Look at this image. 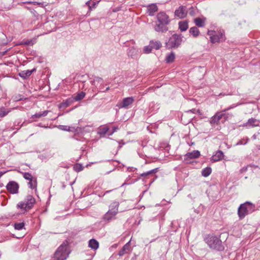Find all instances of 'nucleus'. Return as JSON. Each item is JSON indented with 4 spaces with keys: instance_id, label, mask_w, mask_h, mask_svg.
Returning <instances> with one entry per match:
<instances>
[{
    "instance_id": "1",
    "label": "nucleus",
    "mask_w": 260,
    "mask_h": 260,
    "mask_svg": "<svg viewBox=\"0 0 260 260\" xmlns=\"http://www.w3.org/2000/svg\"><path fill=\"white\" fill-rule=\"evenodd\" d=\"M68 242H63L56 250L54 254V260H66L70 254Z\"/></svg>"
},
{
    "instance_id": "2",
    "label": "nucleus",
    "mask_w": 260,
    "mask_h": 260,
    "mask_svg": "<svg viewBox=\"0 0 260 260\" xmlns=\"http://www.w3.org/2000/svg\"><path fill=\"white\" fill-rule=\"evenodd\" d=\"M205 241L211 249L217 250H222L223 249L221 241L219 238L214 235H208L205 238Z\"/></svg>"
},
{
    "instance_id": "3",
    "label": "nucleus",
    "mask_w": 260,
    "mask_h": 260,
    "mask_svg": "<svg viewBox=\"0 0 260 260\" xmlns=\"http://www.w3.org/2000/svg\"><path fill=\"white\" fill-rule=\"evenodd\" d=\"M254 209L255 206L249 202H246L240 205L238 210L240 219L244 218L246 215L254 211Z\"/></svg>"
},
{
    "instance_id": "4",
    "label": "nucleus",
    "mask_w": 260,
    "mask_h": 260,
    "mask_svg": "<svg viewBox=\"0 0 260 260\" xmlns=\"http://www.w3.org/2000/svg\"><path fill=\"white\" fill-rule=\"evenodd\" d=\"M36 200L31 195H28L24 201L20 202L17 205L18 208L21 209L22 211H26L30 210L35 203Z\"/></svg>"
},
{
    "instance_id": "5",
    "label": "nucleus",
    "mask_w": 260,
    "mask_h": 260,
    "mask_svg": "<svg viewBox=\"0 0 260 260\" xmlns=\"http://www.w3.org/2000/svg\"><path fill=\"white\" fill-rule=\"evenodd\" d=\"M207 35L210 36V40L212 43H219L225 40L223 31L216 32L214 30H208Z\"/></svg>"
},
{
    "instance_id": "6",
    "label": "nucleus",
    "mask_w": 260,
    "mask_h": 260,
    "mask_svg": "<svg viewBox=\"0 0 260 260\" xmlns=\"http://www.w3.org/2000/svg\"><path fill=\"white\" fill-rule=\"evenodd\" d=\"M181 42V36L177 34H174L171 37H170L169 40L166 43V45L169 49L177 48L180 45Z\"/></svg>"
},
{
    "instance_id": "7",
    "label": "nucleus",
    "mask_w": 260,
    "mask_h": 260,
    "mask_svg": "<svg viewBox=\"0 0 260 260\" xmlns=\"http://www.w3.org/2000/svg\"><path fill=\"white\" fill-rule=\"evenodd\" d=\"M232 107L228 108L221 112H217L213 116H212L210 121V123L211 125L214 124H218L219 120L222 118L224 117L225 120H227L228 119V115L229 114H226L224 112L230 109H231Z\"/></svg>"
},
{
    "instance_id": "8",
    "label": "nucleus",
    "mask_w": 260,
    "mask_h": 260,
    "mask_svg": "<svg viewBox=\"0 0 260 260\" xmlns=\"http://www.w3.org/2000/svg\"><path fill=\"white\" fill-rule=\"evenodd\" d=\"M134 102V99L133 97H128L124 98L122 102L117 104V106L119 108H128V106L132 104Z\"/></svg>"
},
{
    "instance_id": "9",
    "label": "nucleus",
    "mask_w": 260,
    "mask_h": 260,
    "mask_svg": "<svg viewBox=\"0 0 260 260\" xmlns=\"http://www.w3.org/2000/svg\"><path fill=\"white\" fill-rule=\"evenodd\" d=\"M6 188L11 193L15 194L18 192L19 185L17 182L11 181L8 183Z\"/></svg>"
},
{
    "instance_id": "10",
    "label": "nucleus",
    "mask_w": 260,
    "mask_h": 260,
    "mask_svg": "<svg viewBox=\"0 0 260 260\" xmlns=\"http://www.w3.org/2000/svg\"><path fill=\"white\" fill-rule=\"evenodd\" d=\"M156 18L157 21L166 24L167 25L170 22L169 16L165 12H163L158 13L156 16Z\"/></svg>"
},
{
    "instance_id": "11",
    "label": "nucleus",
    "mask_w": 260,
    "mask_h": 260,
    "mask_svg": "<svg viewBox=\"0 0 260 260\" xmlns=\"http://www.w3.org/2000/svg\"><path fill=\"white\" fill-rule=\"evenodd\" d=\"M154 29L157 32H165L168 31V27L167 24L156 21Z\"/></svg>"
},
{
    "instance_id": "12",
    "label": "nucleus",
    "mask_w": 260,
    "mask_h": 260,
    "mask_svg": "<svg viewBox=\"0 0 260 260\" xmlns=\"http://www.w3.org/2000/svg\"><path fill=\"white\" fill-rule=\"evenodd\" d=\"M187 15V11L186 7L184 6H180L175 11V15L179 18H183Z\"/></svg>"
},
{
    "instance_id": "13",
    "label": "nucleus",
    "mask_w": 260,
    "mask_h": 260,
    "mask_svg": "<svg viewBox=\"0 0 260 260\" xmlns=\"http://www.w3.org/2000/svg\"><path fill=\"white\" fill-rule=\"evenodd\" d=\"M117 214L108 211L103 216V220L107 222H109L111 221L116 219Z\"/></svg>"
},
{
    "instance_id": "14",
    "label": "nucleus",
    "mask_w": 260,
    "mask_h": 260,
    "mask_svg": "<svg viewBox=\"0 0 260 260\" xmlns=\"http://www.w3.org/2000/svg\"><path fill=\"white\" fill-rule=\"evenodd\" d=\"M244 126L246 127H255L259 126V120L256 119L251 118L248 120L247 122L243 124Z\"/></svg>"
},
{
    "instance_id": "15",
    "label": "nucleus",
    "mask_w": 260,
    "mask_h": 260,
    "mask_svg": "<svg viewBox=\"0 0 260 260\" xmlns=\"http://www.w3.org/2000/svg\"><path fill=\"white\" fill-rule=\"evenodd\" d=\"M119 206V203L118 202L114 201L111 203L109 207V210L110 212H112L113 213L117 214L118 212V208Z\"/></svg>"
},
{
    "instance_id": "16",
    "label": "nucleus",
    "mask_w": 260,
    "mask_h": 260,
    "mask_svg": "<svg viewBox=\"0 0 260 260\" xmlns=\"http://www.w3.org/2000/svg\"><path fill=\"white\" fill-rule=\"evenodd\" d=\"M130 241L126 243L122 247V248L119 251L118 255L122 256L124 254L128 253L131 250Z\"/></svg>"
},
{
    "instance_id": "17",
    "label": "nucleus",
    "mask_w": 260,
    "mask_h": 260,
    "mask_svg": "<svg viewBox=\"0 0 260 260\" xmlns=\"http://www.w3.org/2000/svg\"><path fill=\"white\" fill-rule=\"evenodd\" d=\"M157 10L158 8L156 4H151L147 7V13L150 16H153Z\"/></svg>"
},
{
    "instance_id": "18",
    "label": "nucleus",
    "mask_w": 260,
    "mask_h": 260,
    "mask_svg": "<svg viewBox=\"0 0 260 260\" xmlns=\"http://www.w3.org/2000/svg\"><path fill=\"white\" fill-rule=\"evenodd\" d=\"M200 155V152L198 150H193L192 152H188L185 155V157L191 159L198 158Z\"/></svg>"
},
{
    "instance_id": "19",
    "label": "nucleus",
    "mask_w": 260,
    "mask_h": 260,
    "mask_svg": "<svg viewBox=\"0 0 260 260\" xmlns=\"http://www.w3.org/2000/svg\"><path fill=\"white\" fill-rule=\"evenodd\" d=\"M223 157V153L221 151H218L211 157V160L214 162L222 159Z\"/></svg>"
},
{
    "instance_id": "20",
    "label": "nucleus",
    "mask_w": 260,
    "mask_h": 260,
    "mask_svg": "<svg viewBox=\"0 0 260 260\" xmlns=\"http://www.w3.org/2000/svg\"><path fill=\"white\" fill-rule=\"evenodd\" d=\"M36 71L35 69L31 70L22 71L19 73V75L22 78L25 79L31 75Z\"/></svg>"
},
{
    "instance_id": "21",
    "label": "nucleus",
    "mask_w": 260,
    "mask_h": 260,
    "mask_svg": "<svg viewBox=\"0 0 260 260\" xmlns=\"http://www.w3.org/2000/svg\"><path fill=\"white\" fill-rule=\"evenodd\" d=\"M88 246L93 250H96L99 247V243L94 239L90 240L88 242Z\"/></svg>"
},
{
    "instance_id": "22",
    "label": "nucleus",
    "mask_w": 260,
    "mask_h": 260,
    "mask_svg": "<svg viewBox=\"0 0 260 260\" xmlns=\"http://www.w3.org/2000/svg\"><path fill=\"white\" fill-rule=\"evenodd\" d=\"M178 25L179 28L181 31H184L188 28V21L186 20L180 21Z\"/></svg>"
},
{
    "instance_id": "23",
    "label": "nucleus",
    "mask_w": 260,
    "mask_h": 260,
    "mask_svg": "<svg viewBox=\"0 0 260 260\" xmlns=\"http://www.w3.org/2000/svg\"><path fill=\"white\" fill-rule=\"evenodd\" d=\"M205 20L204 19H202L199 17L196 18L194 19V22L195 24L198 27H202L205 25Z\"/></svg>"
},
{
    "instance_id": "24",
    "label": "nucleus",
    "mask_w": 260,
    "mask_h": 260,
    "mask_svg": "<svg viewBox=\"0 0 260 260\" xmlns=\"http://www.w3.org/2000/svg\"><path fill=\"white\" fill-rule=\"evenodd\" d=\"M49 112V111H48V110H45L42 112L36 113L34 115H32L31 116V118H40L41 117H45L48 114Z\"/></svg>"
},
{
    "instance_id": "25",
    "label": "nucleus",
    "mask_w": 260,
    "mask_h": 260,
    "mask_svg": "<svg viewBox=\"0 0 260 260\" xmlns=\"http://www.w3.org/2000/svg\"><path fill=\"white\" fill-rule=\"evenodd\" d=\"M74 100L73 98H69L61 104L60 107L67 108L71 105L74 102Z\"/></svg>"
},
{
    "instance_id": "26",
    "label": "nucleus",
    "mask_w": 260,
    "mask_h": 260,
    "mask_svg": "<svg viewBox=\"0 0 260 260\" xmlns=\"http://www.w3.org/2000/svg\"><path fill=\"white\" fill-rule=\"evenodd\" d=\"M189 31L190 34H191L192 36L195 38L197 37L200 34L199 29L196 26L191 27L189 29Z\"/></svg>"
},
{
    "instance_id": "27",
    "label": "nucleus",
    "mask_w": 260,
    "mask_h": 260,
    "mask_svg": "<svg viewBox=\"0 0 260 260\" xmlns=\"http://www.w3.org/2000/svg\"><path fill=\"white\" fill-rule=\"evenodd\" d=\"M29 187L31 189H36L37 185V178L34 177L32 179L30 180L28 182Z\"/></svg>"
},
{
    "instance_id": "28",
    "label": "nucleus",
    "mask_w": 260,
    "mask_h": 260,
    "mask_svg": "<svg viewBox=\"0 0 260 260\" xmlns=\"http://www.w3.org/2000/svg\"><path fill=\"white\" fill-rule=\"evenodd\" d=\"M175 57V53L174 52H171L167 55L166 60L168 63L172 62L174 60Z\"/></svg>"
},
{
    "instance_id": "29",
    "label": "nucleus",
    "mask_w": 260,
    "mask_h": 260,
    "mask_svg": "<svg viewBox=\"0 0 260 260\" xmlns=\"http://www.w3.org/2000/svg\"><path fill=\"white\" fill-rule=\"evenodd\" d=\"M85 96V93L83 91H81L77 94L76 96L73 97V99L75 101H79L83 99Z\"/></svg>"
},
{
    "instance_id": "30",
    "label": "nucleus",
    "mask_w": 260,
    "mask_h": 260,
    "mask_svg": "<svg viewBox=\"0 0 260 260\" xmlns=\"http://www.w3.org/2000/svg\"><path fill=\"white\" fill-rule=\"evenodd\" d=\"M212 172V169L210 167H207L204 169L202 171V175L204 177H207L210 175Z\"/></svg>"
},
{
    "instance_id": "31",
    "label": "nucleus",
    "mask_w": 260,
    "mask_h": 260,
    "mask_svg": "<svg viewBox=\"0 0 260 260\" xmlns=\"http://www.w3.org/2000/svg\"><path fill=\"white\" fill-rule=\"evenodd\" d=\"M59 128L63 131H69V132H75L76 131V128L74 127H70L68 126L64 125H59Z\"/></svg>"
},
{
    "instance_id": "32",
    "label": "nucleus",
    "mask_w": 260,
    "mask_h": 260,
    "mask_svg": "<svg viewBox=\"0 0 260 260\" xmlns=\"http://www.w3.org/2000/svg\"><path fill=\"white\" fill-rule=\"evenodd\" d=\"M157 171H158V168H155V169H152L150 171H149L147 172L143 173L141 174L140 175L142 177H146L149 175L154 174V173H156Z\"/></svg>"
},
{
    "instance_id": "33",
    "label": "nucleus",
    "mask_w": 260,
    "mask_h": 260,
    "mask_svg": "<svg viewBox=\"0 0 260 260\" xmlns=\"http://www.w3.org/2000/svg\"><path fill=\"white\" fill-rule=\"evenodd\" d=\"M150 45H151V47L155 48V49H159L161 46V43L159 41L156 42H150Z\"/></svg>"
},
{
    "instance_id": "34",
    "label": "nucleus",
    "mask_w": 260,
    "mask_h": 260,
    "mask_svg": "<svg viewBox=\"0 0 260 260\" xmlns=\"http://www.w3.org/2000/svg\"><path fill=\"white\" fill-rule=\"evenodd\" d=\"M11 110H6L5 108H0V117H4L7 115L10 112Z\"/></svg>"
},
{
    "instance_id": "35",
    "label": "nucleus",
    "mask_w": 260,
    "mask_h": 260,
    "mask_svg": "<svg viewBox=\"0 0 260 260\" xmlns=\"http://www.w3.org/2000/svg\"><path fill=\"white\" fill-rule=\"evenodd\" d=\"M137 50L135 48L129 49L128 52V55L131 56L132 58H135L137 54Z\"/></svg>"
},
{
    "instance_id": "36",
    "label": "nucleus",
    "mask_w": 260,
    "mask_h": 260,
    "mask_svg": "<svg viewBox=\"0 0 260 260\" xmlns=\"http://www.w3.org/2000/svg\"><path fill=\"white\" fill-rule=\"evenodd\" d=\"M109 129V127L108 126H106L101 128L99 129L98 133L101 135H104L108 132Z\"/></svg>"
},
{
    "instance_id": "37",
    "label": "nucleus",
    "mask_w": 260,
    "mask_h": 260,
    "mask_svg": "<svg viewBox=\"0 0 260 260\" xmlns=\"http://www.w3.org/2000/svg\"><path fill=\"white\" fill-rule=\"evenodd\" d=\"M102 81V78L99 77H94L93 80L92 81V84L96 86L99 83H101Z\"/></svg>"
},
{
    "instance_id": "38",
    "label": "nucleus",
    "mask_w": 260,
    "mask_h": 260,
    "mask_svg": "<svg viewBox=\"0 0 260 260\" xmlns=\"http://www.w3.org/2000/svg\"><path fill=\"white\" fill-rule=\"evenodd\" d=\"M23 175V177L27 180L29 181L32 179L34 177H33L31 174L27 172H23L22 173Z\"/></svg>"
},
{
    "instance_id": "39",
    "label": "nucleus",
    "mask_w": 260,
    "mask_h": 260,
    "mask_svg": "<svg viewBox=\"0 0 260 260\" xmlns=\"http://www.w3.org/2000/svg\"><path fill=\"white\" fill-rule=\"evenodd\" d=\"M24 227V222H20V223H16L14 224V228L16 230H21L23 229Z\"/></svg>"
},
{
    "instance_id": "40",
    "label": "nucleus",
    "mask_w": 260,
    "mask_h": 260,
    "mask_svg": "<svg viewBox=\"0 0 260 260\" xmlns=\"http://www.w3.org/2000/svg\"><path fill=\"white\" fill-rule=\"evenodd\" d=\"M86 5L88 6L89 9L91 10L92 8H94L95 7L96 3L94 2L90 1L86 3Z\"/></svg>"
},
{
    "instance_id": "41",
    "label": "nucleus",
    "mask_w": 260,
    "mask_h": 260,
    "mask_svg": "<svg viewBox=\"0 0 260 260\" xmlns=\"http://www.w3.org/2000/svg\"><path fill=\"white\" fill-rule=\"evenodd\" d=\"M152 48L151 46H146L144 47V51L145 53H149L151 51Z\"/></svg>"
},
{
    "instance_id": "42",
    "label": "nucleus",
    "mask_w": 260,
    "mask_h": 260,
    "mask_svg": "<svg viewBox=\"0 0 260 260\" xmlns=\"http://www.w3.org/2000/svg\"><path fill=\"white\" fill-rule=\"evenodd\" d=\"M195 10L193 7H191L189 10V14L191 16H193L195 15Z\"/></svg>"
},
{
    "instance_id": "43",
    "label": "nucleus",
    "mask_w": 260,
    "mask_h": 260,
    "mask_svg": "<svg viewBox=\"0 0 260 260\" xmlns=\"http://www.w3.org/2000/svg\"><path fill=\"white\" fill-rule=\"evenodd\" d=\"M118 129L117 127L114 126L113 127V131L110 134V135H112L115 132L117 131Z\"/></svg>"
},
{
    "instance_id": "44",
    "label": "nucleus",
    "mask_w": 260,
    "mask_h": 260,
    "mask_svg": "<svg viewBox=\"0 0 260 260\" xmlns=\"http://www.w3.org/2000/svg\"><path fill=\"white\" fill-rule=\"evenodd\" d=\"M5 172H0V178L5 174Z\"/></svg>"
},
{
    "instance_id": "45",
    "label": "nucleus",
    "mask_w": 260,
    "mask_h": 260,
    "mask_svg": "<svg viewBox=\"0 0 260 260\" xmlns=\"http://www.w3.org/2000/svg\"><path fill=\"white\" fill-rule=\"evenodd\" d=\"M252 138L254 139H255L256 138V136L255 135H254L253 136H252Z\"/></svg>"
},
{
    "instance_id": "46",
    "label": "nucleus",
    "mask_w": 260,
    "mask_h": 260,
    "mask_svg": "<svg viewBox=\"0 0 260 260\" xmlns=\"http://www.w3.org/2000/svg\"><path fill=\"white\" fill-rule=\"evenodd\" d=\"M109 89V87H107V88H106V91H107V90H108Z\"/></svg>"
}]
</instances>
